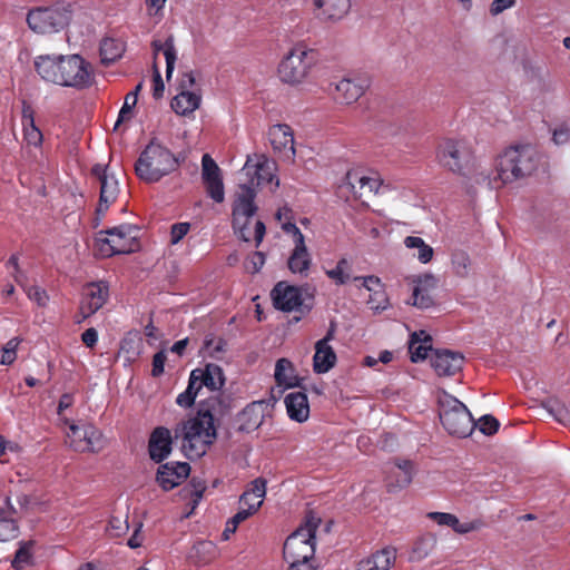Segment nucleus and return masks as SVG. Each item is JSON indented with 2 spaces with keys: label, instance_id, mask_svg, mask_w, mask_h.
I'll use <instances>...</instances> for the list:
<instances>
[{
  "label": "nucleus",
  "instance_id": "1",
  "mask_svg": "<svg viewBox=\"0 0 570 570\" xmlns=\"http://www.w3.org/2000/svg\"><path fill=\"white\" fill-rule=\"evenodd\" d=\"M175 438L183 439L181 448L189 459L203 456L216 439L214 416L208 411H199L194 417L177 425Z\"/></svg>",
  "mask_w": 570,
  "mask_h": 570
},
{
  "label": "nucleus",
  "instance_id": "2",
  "mask_svg": "<svg viewBox=\"0 0 570 570\" xmlns=\"http://www.w3.org/2000/svg\"><path fill=\"white\" fill-rule=\"evenodd\" d=\"M255 197L254 179H250V185L239 183L233 206V227L243 240L249 242L252 237H254L258 245L265 235V225L263 222L256 220L254 224V233L249 229L250 219L257 210L254 204Z\"/></svg>",
  "mask_w": 570,
  "mask_h": 570
},
{
  "label": "nucleus",
  "instance_id": "3",
  "mask_svg": "<svg viewBox=\"0 0 570 570\" xmlns=\"http://www.w3.org/2000/svg\"><path fill=\"white\" fill-rule=\"evenodd\" d=\"M537 167V153L530 145H515L503 150L495 161L494 181L513 183L531 175Z\"/></svg>",
  "mask_w": 570,
  "mask_h": 570
},
{
  "label": "nucleus",
  "instance_id": "4",
  "mask_svg": "<svg viewBox=\"0 0 570 570\" xmlns=\"http://www.w3.org/2000/svg\"><path fill=\"white\" fill-rule=\"evenodd\" d=\"M321 518L309 512L303 522L285 541L284 558L287 562L311 561L315 553V533Z\"/></svg>",
  "mask_w": 570,
  "mask_h": 570
},
{
  "label": "nucleus",
  "instance_id": "5",
  "mask_svg": "<svg viewBox=\"0 0 570 570\" xmlns=\"http://www.w3.org/2000/svg\"><path fill=\"white\" fill-rule=\"evenodd\" d=\"M177 160L164 146L150 142L140 154L135 165L137 176L146 183H156L174 171Z\"/></svg>",
  "mask_w": 570,
  "mask_h": 570
},
{
  "label": "nucleus",
  "instance_id": "6",
  "mask_svg": "<svg viewBox=\"0 0 570 570\" xmlns=\"http://www.w3.org/2000/svg\"><path fill=\"white\" fill-rule=\"evenodd\" d=\"M440 420L444 429L459 438H466L475 428L469 409L446 392L439 395Z\"/></svg>",
  "mask_w": 570,
  "mask_h": 570
},
{
  "label": "nucleus",
  "instance_id": "7",
  "mask_svg": "<svg viewBox=\"0 0 570 570\" xmlns=\"http://www.w3.org/2000/svg\"><path fill=\"white\" fill-rule=\"evenodd\" d=\"M138 228L132 225H120L97 233L95 247L104 257L117 254H129L138 248Z\"/></svg>",
  "mask_w": 570,
  "mask_h": 570
},
{
  "label": "nucleus",
  "instance_id": "8",
  "mask_svg": "<svg viewBox=\"0 0 570 570\" xmlns=\"http://www.w3.org/2000/svg\"><path fill=\"white\" fill-rule=\"evenodd\" d=\"M70 18V4L58 2L49 7H37L29 10L27 23L36 33L51 35L61 31L69 23Z\"/></svg>",
  "mask_w": 570,
  "mask_h": 570
},
{
  "label": "nucleus",
  "instance_id": "9",
  "mask_svg": "<svg viewBox=\"0 0 570 570\" xmlns=\"http://www.w3.org/2000/svg\"><path fill=\"white\" fill-rule=\"evenodd\" d=\"M315 61L313 50L304 46H296L281 61L278 76L284 83L298 86L308 78Z\"/></svg>",
  "mask_w": 570,
  "mask_h": 570
},
{
  "label": "nucleus",
  "instance_id": "10",
  "mask_svg": "<svg viewBox=\"0 0 570 570\" xmlns=\"http://www.w3.org/2000/svg\"><path fill=\"white\" fill-rule=\"evenodd\" d=\"M472 151L465 139L448 138L444 139L438 148V163L455 173L463 174L465 167L470 164Z\"/></svg>",
  "mask_w": 570,
  "mask_h": 570
},
{
  "label": "nucleus",
  "instance_id": "11",
  "mask_svg": "<svg viewBox=\"0 0 570 570\" xmlns=\"http://www.w3.org/2000/svg\"><path fill=\"white\" fill-rule=\"evenodd\" d=\"M276 168V163L263 154L248 156L240 170L239 180L250 185V179H254L255 189L262 184L273 183L274 180L275 187H278L279 180L275 177Z\"/></svg>",
  "mask_w": 570,
  "mask_h": 570
},
{
  "label": "nucleus",
  "instance_id": "12",
  "mask_svg": "<svg viewBox=\"0 0 570 570\" xmlns=\"http://www.w3.org/2000/svg\"><path fill=\"white\" fill-rule=\"evenodd\" d=\"M57 85L82 88L90 83L89 66L78 55L60 56Z\"/></svg>",
  "mask_w": 570,
  "mask_h": 570
},
{
  "label": "nucleus",
  "instance_id": "13",
  "mask_svg": "<svg viewBox=\"0 0 570 570\" xmlns=\"http://www.w3.org/2000/svg\"><path fill=\"white\" fill-rule=\"evenodd\" d=\"M312 297L313 295L307 287H296L285 282L277 283L272 291L274 306L284 312L296 311L302 306L309 309L311 304H305V301H311Z\"/></svg>",
  "mask_w": 570,
  "mask_h": 570
},
{
  "label": "nucleus",
  "instance_id": "14",
  "mask_svg": "<svg viewBox=\"0 0 570 570\" xmlns=\"http://www.w3.org/2000/svg\"><path fill=\"white\" fill-rule=\"evenodd\" d=\"M67 438L70 446L79 452H98L104 448L100 431L91 424H70Z\"/></svg>",
  "mask_w": 570,
  "mask_h": 570
},
{
  "label": "nucleus",
  "instance_id": "15",
  "mask_svg": "<svg viewBox=\"0 0 570 570\" xmlns=\"http://www.w3.org/2000/svg\"><path fill=\"white\" fill-rule=\"evenodd\" d=\"M92 175L99 181L100 195L97 213L104 215L109 206L116 202L119 195V181L116 175L108 170L107 166L95 165L92 167Z\"/></svg>",
  "mask_w": 570,
  "mask_h": 570
},
{
  "label": "nucleus",
  "instance_id": "16",
  "mask_svg": "<svg viewBox=\"0 0 570 570\" xmlns=\"http://www.w3.org/2000/svg\"><path fill=\"white\" fill-rule=\"evenodd\" d=\"M412 297L409 301L413 306L426 309L434 305L432 292L438 286V278L433 274H423L410 278Z\"/></svg>",
  "mask_w": 570,
  "mask_h": 570
},
{
  "label": "nucleus",
  "instance_id": "17",
  "mask_svg": "<svg viewBox=\"0 0 570 570\" xmlns=\"http://www.w3.org/2000/svg\"><path fill=\"white\" fill-rule=\"evenodd\" d=\"M268 138L275 153L284 159L294 161L296 155L294 132L288 125L277 124L272 126L268 130Z\"/></svg>",
  "mask_w": 570,
  "mask_h": 570
},
{
  "label": "nucleus",
  "instance_id": "18",
  "mask_svg": "<svg viewBox=\"0 0 570 570\" xmlns=\"http://www.w3.org/2000/svg\"><path fill=\"white\" fill-rule=\"evenodd\" d=\"M202 177L208 195L217 203H222L225 197L222 174L218 165L208 155L202 158Z\"/></svg>",
  "mask_w": 570,
  "mask_h": 570
},
{
  "label": "nucleus",
  "instance_id": "19",
  "mask_svg": "<svg viewBox=\"0 0 570 570\" xmlns=\"http://www.w3.org/2000/svg\"><path fill=\"white\" fill-rule=\"evenodd\" d=\"M109 288L105 282L89 284L83 292L80 305V314L87 318L100 309L107 302Z\"/></svg>",
  "mask_w": 570,
  "mask_h": 570
},
{
  "label": "nucleus",
  "instance_id": "20",
  "mask_svg": "<svg viewBox=\"0 0 570 570\" xmlns=\"http://www.w3.org/2000/svg\"><path fill=\"white\" fill-rule=\"evenodd\" d=\"M464 356L450 350H438L431 355V365L439 376H452L462 370Z\"/></svg>",
  "mask_w": 570,
  "mask_h": 570
},
{
  "label": "nucleus",
  "instance_id": "21",
  "mask_svg": "<svg viewBox=\"0 0 570 570\" xmlns=\"http://www.w3.org/2000/svg\"><path fill=\"white\" fill-rule=\"evenodd\" d=\"M288 230H293L295 235V247L288 258V268L294 274L306 276L311 266V255L305 245L304 235L295 225H291Z\"/></svg>",
  "mask_w": 570,
  "mask_h": 570
},
{
  "label": "nucleus",
  "instance_id": "22",
  "mask_svg": "<svg viewBox=\"0 0 570 570\" xmlns=\"http://www.w3.org/2000/svg\"><path fill=\"white\" fill-rule=\"evenodd\" d=\"M190 472V466L185 462L165 463L158 468L157 482L165 490H171L185 480Z\"/></svg>",
  "mask_w": 570,
  "mask_h": 570
},
{
  "label": "nucleus",
  "instance_id": "23",
  "mask_svg": "<svg viewBox=\"0 0 570 570\" xmlns=\"http://www.w3.org/2000/svg\"><path fill=\"white\" fill-rule=\"evenodd\" d=\"M367 87L368 82L364 78H343L335 86V99L340 104L352 105L364 95Z\"/></svg>",
  "mask_w": 570,
  "mask_h": 570
},
{
  "label": "nucleus",
  "instance_id": "24",
  "mask_svg": "<svg viewBox=\"0 0 570 570\" xmlns=\"http://www.w3.org/2000/svg\"><path fill=\"white\" fill-rule=\"evenodd\" d=\"M173 436L171 432L164 426L156 428L149 438L148 450L150 459L155 462H161L171 453Z\"/></svg>",
  "mask_w": 570,
  "mask_h": 570
},
{
  "label": "nucleus",
  "instance_id": "25",
  "mask_svg": "<svg viewBox=\"0 0 570 570\" xmlns=\"http://www.w3.org/2000/svg\"><path fill=\"white\" fill-rule=\"evenodd\" d=\"M426 518L433 520L441 527H449L458 534H466L473 531H478L483 527L481 520H471L461 522L456 515L448 512H429Z\"/></svg>",
  "mask_w": 570,
  "mask_h": 570
},
{
  "label": "nucleus",
  "instance_id": "26",
  "mask_svg": "<svg viewBox=\"0 0 570 570\" xmlns=\"http://www.w3.org/2000/svg\"><path fill=\"white\" fill-rule=\"evenodd\" d=\"M268 411V404L264 401L253 402L238 415L239 430L252 432L258 429Z\"/></svg>",
  "mask_w": 570,
  "mask_h": 570
},
{
  "label": "nucleus",
  "instance_id": "27",
  "mask_svg": "<svg viewBox=\"0 0 570 570\" xmlns=\"http://www.w3.org/2000/svg\"><path fill=\"white\" fill-rule=\"evenodd\" d=\"M190 377L199 390L205 386L210 391H218L225 383L222 368L215 364H208L205 370L196 368L191 371Z\"/></svg>",
  "mask_w": 570,
  "mask_h": 570
},
{
  "label": "nucleus",
  "instance_id": "28",
  "mask_svg": "<svg viewBox=\"0 0 570 570\" xmlns=\"http://www.w3.org/2000/svg\"><path fill=\"white\" fill-rule=\"evenodd\" d=\"M316 17L323 20H340L351 8V0H313Z\"/></svg>",
  "mask_w": 570,
  "mask_h": 570
},
{
  "label": "nucleus",
  "instance_id": "29",
  "mask_svg": "<svg viewBox=\"0 0 570 570\" xmlns=\"http://www.w3.org/2000/svg\"><path fill=\"white\" fill-rule=\"evenodd\" d=\"M336 364V354L330 344L325 341H317L315 344V354L313 357V370L317 374L327 373Z\"/></svg>",
  "mask_w": 570,
  "mask_h": 570
},
{
  "label": "nucleus",
  "instance_id": "30",
  "mask_svg": "<svg viewBox=\"0 0 570 570\" xmlns=\"http://www.w3.org/2000/svg\"><path fill=\"white\" fill-rule=\"evenodd\" d=\"M285 405L288 416L297 422H305L309 416L307 396L302 392H293L286 395Z\"/></svg>",
  "mask_w": 570,
  "mask_h": 570
},
{
  "label": "nucleus",
  "instance_id": "31",
  "mask_svg": "<svg viewBox=\"0 0 570 570\" xmlns=\"http://www.w3.org/2000/svg\"><path fill=\"white\" fill-rule=\"evenodd\" d=\"M395 560V552L383 549L357 562L355 570H389Z\"/></svg>",
  "mask_w": 570,
  "mask_h": 570
},
{
  "label": "nucleus",
  "instance_id": "32",
  "mask_svg": "<svg viewBox=\"0 0 570 570\" xmlns=\"http://www.w3.org/2000/svg\"><path fill=\"white\" fill-rule=\"evenodd\" d=\"M431 347L432 345L430 335H428L424 331L414 332L411 335L409 343L411 361L417 363L425 360Z\"/></svg>",
  "mask_w": 570,
  "mask_h": 570
},
{
  "label": "nucleus",
  "instance_id": "33",
  "mask_svg": "<svg viewBox=\"0 0 570 570\" xmlns=\"http://www.w3.org/2000/svg\"><path fill=\"white\" fill-rule=\"evenodd\" d=\"M37 72L42 79L57 83L60 69V56H40L35 61Z\"/></svg>",
  "mask_w": 570,
  "mask_h": 570
},
{
  "label": "nucleus",
  "instance_id": "34",
  "mask_svg": "<svg viewBox=\"0 0 570 570\" xmlns=\"http://www.w3.org/2000/svg\"><path fill=\"white\" fill-rule=\"evenodd\" d=\"M266 495V480L257 478L248 484L246 491L239 498V504L248 508L250 503L263 504V500Z\"/></svg>",
  "mask_w": 570,
  "mask_h": 570
},
{
  "label": "nucleus",
  "instance_id": "35",
  "mask_svg": "<svg viewBox=\"0 0 570 570\" xmlns=\"http://www.w3.org/2000/svg\"><path fill=\"white\" fill-rule=\"evenodd\" d=\"M200 104V96L191 91H180L171 102V108L178 115L185 116L195 111Z\"/></svg>",
  "mask_w": 570,
  "mask_h": 570
},
{
  "label": "nucleus",
  "instance_id": "36",
  "mask_svg": "<svg viewBox=\"0 0 570 570\" xmlns=\"http://www.w3.org/2000/svg\"><path fill=\"white\" fill-rule=\"evenodd\" d=\"M23 138L29 146L39 147L42 144V132L35 125L32 110L26 107L22 112Z\"/></svg>",
  "mask_w": 570,
  "mask_h": 570
},
{
  "label": "nucleus",
  "instance_id": "37",
  "mask_svg": "<svg viewBox=\"0 0 570 570\" xmlns=\"http://www.w3.org/2000/svg\"><path fill=\"white\" fill-rule=\"evenodd\" d=\"M275 381L279 386L292 387L297 382L294 366L287 358H279L275 365Z\"/></svg>",
  "mask_w": 570,
  "mask_h": 570
},
{
  "label": "nucleus",
  "instance_id": "38",
  "mask_svg": "<svg viewBox=\"0 0 570 570\" xmlns=\"http://www.w3.org/2000/svg\"><path fill=\"white\" fill-rule=\"evenodd\" d=\"M125 51V45L122 41L106 38L100 43V58L101 62L105 65H109L119 59Z\"/></svg>",
  "mask_w": 570,
  "mask_h": 570
},
{
  "label": "nucleus",
  "instance_id": "39",
  "mask_svg": "<svg viewBox=\"0 0 570 570\" xmlns=\"http://www.w3.org/2000/svg\"><path fill=\"white\" fill-rule=\"evenodd\" d=\"M356 183L358 184L361 195L366 191L370 194L379 195L391 190V185L384 183L379 174L361 176L357 178Z\"/></svg>",
  "mask_w": 570,
  "mask_h": 570
},
{
  "label": "nucleus",
  "instance_id": "40",
  "mask_svg": "<svg viewBox=\"0 0 570 570\" xmlns=\"http://www.w3.org/2000/svg\"><path fill=\"white\" fill-rule=\"evenodd\" d=\"M153 48L155 55H157L159 51H163L165 59H166V77L169 79L173 75L175 62L177 58V52L174 46L173 38H168L164 43H161L158 40H155L153 42Z\"/></svg>",
  "mask_w": 570,
  "mask_h": 570
},
{
  "label": "nucleus",
  "instance_id": "41",
  "mask_svg": "<svg viewBox=\"0 0 570 570\" xmlns=\"http://www.w3.org/2000/svg\"><path fill=\"white\" fill-rule=\"evenodd\" d=\"M548 413L559 423L563 425L570 424V410L558 399H549L542 403Z\"/></svg>",
  "mask_w": 570,
  "mask_h": 570
},
{
  "label": "nucleus",
  "instance_id": "42",
  "mask_svg": "<svg viewBox=\"0 0 570 570\" xmlns=\"http://www.w3.org/2000/svg\"><path fill=\"white\" fill-rule=\"evenodd\" d=\"M436 542H438L436 537L432 533H428V534L420 537L414 542V546L412 549V559H415V560L425 559L435 549Z\"/></svg>",
  "mask_w": 570,
  "mask_h": 570
},
{
  "label": "nucleus",
  "instance_id": "43",
  "mask_svg": "<svg viewBox=\"0 0 570 570\" xmlns=\"http://www.w3.org/2000/svg\"><path fill=\"white\" fill-rule=\"evenodd\" d=\"M404 245L407 248H416V258L423 264L429 263L433 257V248L428 245L421 237L407 236L404 239Z\"/></svg>",
  "mask_w": 570,
  "mask_h": 570
},
{
  "label": "nucleus",
  "instance_id": "44",
  "mask_svg": "<svg viewBox=\"0 0 570 570\" xmlns=\"http://www.w3.org/2000/svg\"><path fill=\"white\" fill-rule=\"evenodd\" d=\"M18 505L19 508H16L10 498H2L0 500V519H11V518H17L18 514H19V511L23 510L28 503H29V498L24 494L22 495H19L18 499Z\"/></svg>",
  "mask_w": 570,
  "mask_h": 570
},
{
  "label": "nucleus",
  "instance_id": "45",
  "mask_svg": "<svg viewBox=\"0 0 570 570\" xmlns=\"http://www.w3.org/2000/svg\"><path fill=\"white\" fill-rule=\"evenodd\" d=\"M393 473L396 478V487L404 488L409 485L413 479L412 463L407 460L399 461Z\"/></svg>",
  "mask_w": 570,
  "mask_h": 570
},
{
  "label": "nucleus",
  "instance_id": "46",
  "mask_svg": "<svg viewBox=\"0 0 570 570\" xmlns=\"http://www.w3.org/2000/svg\"><path fill=\"white\" fill-rule=\"evenodd\" d=\"M206 489V484L203 480L193 478L187 488L183 490L184 497L189 498L193 502L191 509L194 510L200 499L203 498V493Z\"/></svg>",
  "mask_w": 570,
  "mask_h": 570
},
{
  "label": "nucleus",
  "instance_id": "47",
  "mask_svg": "<svg viewBox=\"0 0 570 570\" xmlns=\"http://www.w3.org/2000/svg\"><path fill=\"white\" fill-rule=\"evenodd\" d=\"M471 261L466 253L456 252L452 255V268L455 275L466 277L470 273Z\"/></svg>",
  "mask_w": 570,
  "mask_h": 570
},
{
  "label": "nucleus",
  "instance_id": "48",
  "mask_svg": "<svg viewBox=\"0 0 570 570\" xmlns=\"http://www.w3.org/2000/svg\"><path fill=\"white\" fill-rule=\"evenodd\" d=\"M137 104L136 94H127L125 97L124 105L118 114L117 121L114 126V131L118 130L120 124L131 118V112Z\"/></svg>",
  "mask_w": 570,
  "mask_h": 570
},
{
  "label": "nucleus",
  "instance_id": "49",
  "mask_svg": "<svg viewBox=\"0 0 570 570\" xmlns=\"http://www.w3.org/2000/svg\"><path fill=\"white\" fill-rule=\"evenodd\" d=\"M204 350L208 356L219 360L226 350V342L220 337H207Z\"/></svg>",
  "mask_w": 570,
  "mask_h": 570
},
{
  "label": "nucleus",
  "instance_id": "50",
  "mask_svg": "<svg viewBox=\"0 0 570 570\" xmlns=\"http://www.w3.org/2000/svg\"><path fill=\"white\" fill-rule=\"evenodd\" d=\"M350 264L345 258L338 261L335 268L326 272L327 276L336 282V284H345L350 279Z\"/></svg>",
  "mask_w": 570,
  "mask_h": 570
},
{
  "label": "nucleus",
  "instance_id": "51",
  "mask_svg": "<svg viewBox=\"0 0 570 570\" xmlns=\"http://www.w3.org/2000/svg\"><path fill=\"white\" fill-rule=\"evenodd\" d=\"M199 391L200 390L197 389L195 381L191 377H189L187 389L177 396L176 403L183 407L191 406Z\"/></svg>",
  "mask_w": 570,
  "mask_h": 570
},
{
  "label": "nucleus",
  "instance_id": "52",
  "mask_svg": "<svg viewBox=\"0 0 570 570\" xmlns=\"http://www.w3.org/2000/svg\"><path fill=\"white\" fill-rule=\"evenodd\" d=\"M18 534L17 518L0 519V541H9Z\"/></svg>",
  "mask_w": 570,
  "mask_h": 570
},
{
  "label": "nucleus",
  "instance_id": "53",
  "mask_svg": "<svg viewBox=\"0 0 570 570\" xmlns=\"http://www.w3.org/2000/svg\"><path fill=\"white\" fill-rule=\"evenodd\" d=\"M20 286L24 289L29 299L33 301L39 306L43 307L48 304L49 296L45 289L36 285L27 286L24 283Z\"/></svg>",
  "mask_w": 570,
  "mask_h": 570
},
{
  "label": "nucleus",
  "instance_id": "54",
  "mask_svg": "<svg viewBox=\"0 0 570 570\" xmlns=\"http://www.w3.org/2000/svg\"><path fill=\"white\" fill-rule=\"evenodd\" d=\"M214 551V544L209 541H200L193 546L189 558L197 559L199 562H206V554Z\"/></svg>",
  "mask_w": 570,
  "mask_h": 570
},
{
  "label": "nucleus",
  "instance_id": "55",
  "mask_svg": "<svg viewBox=\"0 0 570 570\" xmlns=\"http://www.w3.org/2000/svg\"><path fill=\"white\" fill-rule=\"evenodd\" d=\"M500 426L499 421L492 416V415H483L479 422L478 428L480 432H482L485 435H492L494 434Z\"/></svg>",
  "mask_w": 570,
  "mask_h": 570
},
{
  "label": "nucleus",
  "instance_id": "56",
  "mask_svg": "<svg viewBox=\"0 0 570 570\" xmlns=\"http://www.w3.org/2000/svg\"><path fill=\"white\" fill-rule=\"evenodd\" d=\"M31 561L30 547L28 544H23L16 552L14 559L12 561V567L17 570L24 568Z\"/></svg>",
  "mask_w": 570,
  "mask_h": 570
},
{
  "label": "nucleus",
  "instance_id": "57",
  "mask_svg": "<svg viewBox=\"0 0 570 570\" xmlns=\"http://www.w3.org/2000/svg\"><path fill=\"white\" fill-rule=\"evenodd\" d=\"M265 264V256L262 252H255L248 256L245 262V269L248 273L255 274L261 271Z\"/></svg>",
  "mask_w": 570,
  "mask_h": 570
},
{
  "label": "nucleus",
  "instance_id": "58",
  "mask_svg": "<svg viewBox=\"0 0 570 570\" xmlns=\"http://www.w3.org/2000/svg\"><path fill=\"white\" fill-rule=\"evenodd\" d=\"M129 527L127 520L112 517L109 521L107 531L111 537H120L128 531Z\"/></svg>",
  "mask_w": 570,
  "mask_h": 570
},
{
  "label": "nucleus",
  "instance_id": "59",
  "mask_svg": "<svg viewBox=\"0 0 570 570\" xmlns=\"http://www.w3.org/2000/svg\"><path fill=\"white\" fill-rule=\"evenodd\" d=\"M259 509V503H250L248 508L240 505L238 512L229 520L232 524L238 527L239 523L245 521Z\"/></svg>",
  "mask_w": 570,
  "mask_h": 570
},
{
  "label": "nucleus",
  "instance_id": "60",
  "mask_svg": "<svg viewBox=\"0 0 570 570\" xmlns=\"http://www.w3.org/2000/svg\"><path fill=\"white\" fill-rule=\"evenodd\" d=\"M190 225L189 223H176L171 226L170 230V243L177 244L179 243L189 232Z\"/></svg>",
  "mask_w": 570,
  "mask_h": 570
},
{
  "label": "nucleus",
  "instance_id": "61",
  "mask_svg": "<svg viewBox=\"0 0 570 570\" xmlns=\"http://www.w3.org/2000/svg\"><path fill=\"white\" fill-rule=\"evenodd\" d=\"M517 0H493L490 4V13L495 17L501 14L503 11L511 9L515 6Z\"/></svg>",
  "mask_w": 570,
  "mask_h": 570
},
{
  "label": "nucleus",
  "instance_id": "62",
  "mask_svg": "<svg viewBox=\"0 0 570 570\" xmlns=\"http://www.w3.org/2000/svg\"><path fill=\"white\" fill-rule=\"evenodd\" d=\"M355 281H362V285L370 292H374V296H383V293L377 292L376 287H381V281L376 276L355 277Z\"/></svg>",
  "mask_w": 570,
  "mask_h": 570
},
{
  "label": "nucleus",
  "instance_id": "63",
  "mask_svg": "<svg viewBox=\"0 0 570 570\" xmlns=\"http://www.w3.org/2000/svg\"><path fill=\"white\" fill-rule=\"evenodd\" d=\"M166 358V353L164 351H160L154 355L151 370L153 376H159L164 373Z\"/></svg>",
  "mask_w": 570,
  "mask_h": 570
},
{
  "label": "nucleus",
  "instance_id": "64",
  "mask_svg": "<svg viewBox=\"0 0 570 570\" xmlns=\"http://www.w3.org/2000/svg\"><path fill=\"white\" fill-rule=\"evenodd\" d=\"M8 266H12L14 269L13 278L18 283V285H23V281L26 279L24 273L19 267V258L17 255H11L7 262Z\"/></svg>",
  "mask_w": 570,
  "mask_h": 570
}]
</instances>
